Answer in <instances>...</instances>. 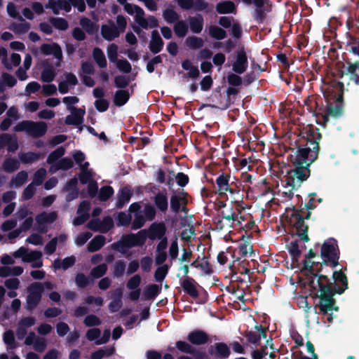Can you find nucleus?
<instances>
[{
	"mask_svg": "<svg viewBox=\"0 0 359 359\" xmlns=\"http://www.w3.org/2000/svg\"><path fill=\"white\" fill-rule=\"evenodd\" d=\"M313 264L314 262H311L310 260H304L302 269L307 271L312 276L309 286L315 292L313 297L319 299L316 304V307L319 309V313L323 316L329 315L327 321L332 322V313L329 312L339 311L334 295L341 294L348 288V278L341 271H334L332 281L327 276L315 273Z\"/></svg>",
	"mask_w": 359,
	"mask_h": 359,
	"instance_id": "nucleus-1",
	"label": "nucleus"
},
{
	"mask_svg": "<svg viewBox=\"0 0 359 359\" xmlns=\"http://www.w3.org/2000/svg\"><path fill=\"white\" fill-rule=\"evenodd\" d=\"M321 138L319 129L311 126L301 133V137L296 142V149L290 148L293 152L290 155V161L294 165L293 175L299 180H306L310 176L309 167L318 158Z\"/></svg>",
	"mask_w": 359,
	"mask_h": 359,
	"instance_id": "nucleus-2",
	"label": "nucleus"
},
{
	"mask_svg": "<svg viewBox=\"0 0 359 359\" xmlns=\"http://www.w3.org/2000/svg\"><path fill=\"white\" fill-rule=\"evenodd\" d=\"M291 210L292 212L287 215L288 224L296 231L295 234L301 241L307 243L310 241L308 236L309 225L305 223V220L311 218V211L304 212L301 209L292 206L286 208V211Z\"/></svg>",
	"mask_w": 359,
	"mask_h": 359,
	"instance_id": "nucleus-3",
	"label": "nucleus"
},
{
	"mask_svg": "<svg viewBox=\"0 0 359 359\" xmlns=\"http://www.w3.org/2000/svg\"><path fill=\"white\" fill-rule=\"evenodd\" d=\"M322 262H314L315 273H320L323 265H330L332 269L339 265V250L334 238H329L324 241L320 249Z\"/></svg>",
	"mask_w": 359,
	"mask_h": 359,
	"instance_id": "nucleus-4",
	"label": "nucleus"
},
{
	"mask_svg": "<svg viewBox=\"0 0 359 359\" xmlns=\"http://www.w3.org/2000/svg\"><path fill=\"white\" fill-rule=\"evenodd\" d=\"M15 132L25 131L34 138L43 136L47 132V125L45 122H34L22 121L14 127Z\"/></svg>",
	"mask_w": 359,
	"mask_h": 359,
	"instance_id": "nucleus-5",
	"label": "nucleus"
},
{
	"mask_svg": "<svg viewBox=\"0 0 359 359\" xmlns=\"http://www.w3.org/2000/svg\"><path fill=\"white\" fill-rule=\"evenodd\" d=\"M28 294L26 299V309L34 310L41 300L43 285L39 282L32 283L27 288Z\"/></svg>",
	"mask_w": 359,
	"mask_h": 359,
	"instance_id": "nucleus-6",
	"label": "nucleus"
},
{
	"mask_svg": "<svg viewBox=\"0 0 359 359\" xmlns=\"http://www.w3.org/2000/svg\"><path fill=\"white\" fill-rule=\"evenodd\" d=\"M304 181L294 176L292 169L290 170L285 176V180H282V183H285L284 185L285 190L281 192V196L285 198V201L290 200L294 196L293 190L297 189Z\"/></svg>",
	"mask_w": 359,
	"mask_h": 359,
	"instance_id": "nucleus-7",
	"label": "nucleus"
},
{
	"mask_svg": "<svg viewBox=\"0 0 359 359\" xmlns=\"http://www.w3.org/2000/svg\"><path fill=\"white\" fill-rule=\"evenodd\" d=\"M229 180L230 175L224 173H222L217 177L215 182L218 187L219 196L226 195L227 191L232 195L238 193L239 190L237 185L233 182L230 183Z\"/></svg>",
	"mask_w": 359,
	"mask_h": 359,
	"instance_id": "nucleus-8",
	"label": "nucleus"
},
{
	"mask_svg": "<svg viewBox=\"0 0 359 359\" xmlns=\"http://www.w3.org/2000/svg\"><path fill=\"white\" fill-rule=\"evenodd\" d=\"M248 67V60L244 47L239 48L236 52V60L232 64V70L238 74H243Z\"/></svg>",
	"mask_w": 359,
	"mask_h": 359,
	"instance_id": "nucleus-9",
	"label": "nucleus"
},
{
	"mask_svg": "<svg viewBox=\"0 0 359 359\" xmlns=\"http://www.w3.org/2000/svg\"><path fill=\"white\" fill-rule=\"evenodd\" d=\"M208 352L213 359H227L231 354L230 348L224 342H217L210 345Z\"/></svg>",
	"mask_w": 359,
	"mask_h": 359,
	"instance_id": "nucleus-10",
	"label": "nucleus"
},
{
	"mask_svg": "<svg viewBox=\"0 0 359 359\" xmlns=\"http://www.w3.org/2000/svg\"><path fill=\"white\" fill-rule=\"evenodd\" d=\"M187 197L188 193L184 189H182L177 193L175 192L172 194L170 198V207L171 211L175 214L180 212V207L181 205L188 204Z\"/></svg>",
	"mask_w": 359,
	"mask_h": 359,
	"instance_id": "nucleus-11",
	"label": "nucleus"
},
{
	"mask_svg": "<svg viewBox=\"0 0 359 359\" xmlns=\"http://www.w3.org/2000/svg\"><path fill=\"white\" fill-rule=\"evenodd\" d=\"M145 231H147L148 238L154 241L166 236L167 228L164 222H154Z\"/></svg>",
	"mask_w": 359,
	"mask_h": 359,
	"instance_id": "nucleus-12",
	"label": "nucleus"
},
{
	"mask_svg": "<svg viewBox=\"0 0 359 359\" xmlns=\"http://www.w3.org/2000/svg\"><path fill=\"white\" fill-rule=\"evenodd\" d=\"M241 213V211L240 209L237 208L236 211L234 210L233 205H231L229 208L221 210L220 213L219 214V217H222V219L231 222L230 226L233 227V224H241L240 219L244 220V217H238V215Z\"/></svg>",
	"mask_w": 359,
	"mask_h": 359,
	"instance_id": "nucleus-13",
	"label": "nucleus"
},
{
	"mask_svg": "<svg viewBox=\"0 0 359 359\" xmlns=\"http://www.w3.org/2000/svg\"><path fill=\"white\" fill-rule=\"evenodd\" d=\"M187 339L193 345L201 346L204 345L210 341V339L208 333L201 330H194L190 332Z\"/></svg>",
	"mask_w": 359,
	"mask_h": 359,
	"instance_id": "nucleus-14",
	"label": "nucleus"
},
{
	"mask_svg": "<svg viewBox=\"0 0 359 359\" xmlns=\"http://www.w3.org/2000/svg\"><path fill=\"white\" fill-rule=\"evenodd\" d=\"M255 328L257 331H245L243 336L247 339L248 341L251 344H257L260 341L261 338L266 339L268 328L262 325H255Z\"/></svg>",
	"mask_w": 359,
	"mask_h": 359,
	"instance_id": "nucleus-15",
	"label": "nucleus"
},
{
	"mask_svg": "<svg viewBox=\"0 0 359 359\" xmlns=\"http://www.w3.org/2000/svg\"><path fill=\"white\" fill-rule=\"evenodd\" d=\"M69 110H71L72 114L68 115L65 118V124L71 126L81 125L83 121L85 110L75 107H69Z\"/></svg>",
	"mask_w": 359,
	"mask_h": 359,
	"instance_id": "nucleus-16",
	"label": "nucleus"
},
{
	"mask_svg": "<svg viewBox=\"0 0 359 359\" xmlns=\"http://www.w3.org/2000/svg\"><path fill=\"white\" fill-rule=\"evenodd\" d=\"M40 49L45 55H53L59 61L62 58L61 47L56 43L52 44L43 43L41 46ZM56 66H60V62L56 63Z\"/></svg>",
	"mask_w": 359,
	"mask_h": 359,
	"instance_id": "nucleus-17",
	"label": "nucleus"
},
{
	"mask_svg": "<svg viewBox=\"0 0 359 359\" xmlns=\"http://www.w3.org/2000/svg\"><path fill=\"white\" fill-rule=\"evenodd\" d=\"M101 34L102 37L109 41H113L120 35L118 28L113 21H109V25H102L101 27Z\"/></svg>",
	"mask_w": 359,
	"mask_h": 359,
	"instance_id": "nucleus-18",
	"label": "nucleus"
},
{
	"mask_svg": "<svg viewBox=\"0 0 359 359\" xmlns=\"http://www.w3.org/2000/svg\"><path fill=\"white\" fill-rule=\"evenodd\" d=\"M180 285L183 288V290L191 297L194 299L198 297L199 293L196 287L198 283L193 278H185L182 281H181Z\"/></svg>",
	"mask_w": 359,
	"mask_h": 359,
	"instance_id": "nucleus-19",
	"label": "nucleus"
},
{
	"mask_svg": "<svg viewBox=\"0 0 359 359\" xmlns=\"http://www.w3.org/2000/svg\"><path fill=\"white\" fill-rule=\"evenodd\" d=\"M57 219V214L55 212H46L45 211L38 214L35 220L36 223L39 224L38 230L41 232H46L44 227L41 226L44 224H50L55 222Z\"/></svg>",
	"mask_w": 359,
	"mask_h": 359,
	"instance_id": "nucleus-20",
	"label": "nucleus"
},
{
	"mask_svg": "<svg viewBox=\"0 0 359 359\" xmlns=\"http://www.w3.org/2000/svg\"><path fill=\"white\" fill-rule=\"evenodd\" d=\"M45 7L52 9L55 15H58L60 10H64L68 13L72 9L71 4L66 0H48V3L46 4Z\"/></svg>",
	"mask_w": 359,
	"mask_h": 359,
	"instance_id": "nucleus-21",
	"label": "nucleus"
},
{
	"mask_svg": "<svg viewBox=\"0 0 359 359\" xmlns=\"http://www.w3.org/2000/svg\"><path fill=\"white\" fill-rule=\"evenodd\" d=\"M164 46V42L157 30L151 32V39L149 42V48L153 54L160 53Z\"/></svg>",
	"mask_w": 359,
	"mask_h": 359,
	"instance_id": "nucleus-22",
	"label": "nucleus"
},
{
	"mask_svg": "<svg viewBox=\"0 0 359 359\" xmlns=\"http://www.w3.org/2000/svg\"><path fill=\"white\" fill-rule=\"evenodd\" d=\"M189 27L194 34H200L203 29L204 18L200 13L189 17Z\"/></svg>",
	"mask_w": 359,
	"mask_h": 359,
	"instance_id": "nucleus-23",
	"label": "nucleus"
},
{
	"mask_svg": "<svg viewBox=\"0 0 359 359\" xmlns=\"http://www.w3.org/2000/svg\"><path fill=\"white\" fill-rule=\"evenodd\" d=\"M133 248L126 234L121 236V239L111 245V248L123 255L128 252L130 248Z\"/></svg>",
	"mask_w": 359,
	"mask_h": 359,
	"instance_id": "nucleus-24",
	"label": "nucleus"
},
{
	"mask_svg": "<svg viewBox=\"0 0 359 359\" xmlns=\"http://www.w3.org/2000/svg\"><path fill=\"white\" fill-rule=\"evenodd\" d=\"M132 196L133 193L129 187H123L121 188L117 194L116 207L118 209H121L126 203L130 201Z\"/></svg>",
	"mask_w": 359,
	"mask_h": 359,
	"instance_id": "nucleus-25",
	"label": "nucleus"
},
{
	"mask_svg": "<svg viewBox=\"0 0 359 359\" xmlns=\"http://www.w3.org/2000/svg\"><path fill=\"white\" fill-rule=\"evenodd\" d=\"M132 247L142 246L145 244L146 240L148 238L147 231L142 229L137 233H128L126 234Z\"/></svg>",
	"mask_w": 359,
	"mask_h": 359,
	"instance_id": "nucleus-26",
	"label": "nucleus"
},
{
	"mask_svg": "<svg viewBox=\"0 0 359 359\" xmlns=\"http://www.w3.org/2000/svg\"><path fill=\"white\" fill-rule=\"evenodd\" d=\"M156 208L161 212L165 213L168 208V196L166 192L157 193L154 198Z\"/></svg>",
	"mask_w": 359,
	"mask_h": 359,
	"instance_id": "nucleus-27",
	"label": "nucleus"
},
{
	"mask_svg": "<svg viewBox=\"0 0 359 359\" xmlns=\"http://www.w3.org/2000/svg\"><path fill=\"white\" fill-rule=\"evenodd\" d=\"M161 292V285H158L156 284H151L147 285L142 295V299L144 300H151L154 299Z\"/></svg>",
	"mask_w": 359,
	"mask_h": 359,
	"instance_id": "nucleus-28",
	"label": "nucleus"
},
{
	"mask_svg": "<svg viewBox=\"0 0 359 359\" xmlns=\"http://www.w3.org/2000/svg\"><path fill=\"white\" fill-rule=\"evenodd\" d=\"M79 23L82 29L89 35H94L98 32L99 26L88 18H82Z\"/></svg>",
	"mask_w": 359,
	"mask_h": 359,
	"instance_id": "nucleus-29",
	"label": "nucleus"
},
{
	"mask_svg": "<svg viewBox=\"0 0 359 359\" xmlns=\"http://www.w3.org/2000/svg\"><path fill=\"white\" fill-rule=\"evenodd\" d=\"M76 262V258L74 256L72 255L70 257H65L63 260L60 259H56L53 263V266L55 269H63L67 270L69 268L72 267L74 265Z\"/></svg>",
	"mask_w": 359,
	"mask_h": 359,
	"instance_id": "nucleus-30",
	"label": "nucleus"
},
{
	"mask_svg": "<svg viewBox=\"0 0 359 359\" xmlns=\"http://www.w3.org/2000/svg\"><path fill=\"white\" fill-rule=\"evenodd\" d=\"M182 67L184 70L189 71L187 73V77L196 79L200 75V72L197 66L192 65L189 59H186L182 62Z\"/></svg>",
	"mask_w": 359,
	"mask_h": 359,
	"instance_id": "nucleus-31",
	"label": "nucleus"
},
{
	"mask_svg": "<svg viewBox=\"0 0 359 359\" xmlns=\"http://www.w3.org/2000/svg\"><path fill=\"white\" fill-rule=\"evenodd\" d=\"M130 99V93L128 90H118L114 96V103L117 107L123 106Z\"/></svg>",
	"mask_w": 359,
	"mask_h": 359,
	"instance_id": "nucleus-32",
	"label": "nucleus"
},
{
	"mask_svg": "<svg viewBox=\"0 0 359 359\" xmlns=\"http://www.w3.org/2000/svg\"><path fill=\"white\" fill-rule=\"evenodd\" d=\"M65 149L63 147H59L52 152L49 154L47 158V163L51 165V169L55 167L60 159V158L65 154Z\"/></svg>",
	"mask_w": 359,
	"mask_h": 359,
	"instance_id": "nucleus-33",
	"label": "nucleus"
},
{
	"mask_svg": "<svg viewBox=\"0 0 359 359\" xmlns=\"http://www.w3.org/2000/svg\"><path fill=\"white\" fill-rule=\"evenodd\" d=\"M235 11V4L231 1H221L216 5V11L219 14L233 13Z\"/></svg>",
	"mask_w": 359,
	"mask_h": 359,
	"instance_id": "nucleus-34",
	"label": "nucleus"
},
{
	"mask_svg": "<svg viewBox=\"0 0 359 359\" xmlns=\"http://www.w3.org/2000/svg\"><path fill=\"white\" fill-rule=\"evenodd\" d=\"M105 243V237L102 235L95 236L88 244V250L94 252L99 250Z\"/></svg>",
	"mask_w": 359,
	"mask_h": 359,
	"instance_id": "nucleus-35",
	"label": "nucleus"
},
{
	"mask_svg": "<svg viewBox=\"0 0 359 359\" xmlns=\"http://www.w3.org/2000/svg\"><path fill=\"white\" fill-rule=\"evenodd\" d=\"M342 113V109L338 104L327 102V113L325 118L327 123L330 121V116L338 117Z\"/></svg>",
	"mask_w": 359,
	"mask_h": 359,
	"instance_id": "nucleus-36",
	"label": "nucleus"
},
{
	"mask_svg": "<svg viewBox=\"0 0 359 359\" xmlns=\"http://www.w3.org/2000/svg\"><path fill=\"white\" fill-rule=\"evenodd\" d=\"M43 66L44 69L41 72V80L43 82L50 83L55 77V69L50 64L43 63Z\"/></svg>",
	"mask_w": 359,
	"mask_h": 359,
	"instance_id": "nucleus-37",
	"label": "nucleus"
},
{
	"mask_svg": "<svg viewBox=\"0 0 359 359\" xmlns=\"http://www.w3.org/2000/svg\"><path fill=\"white\" fill-rule=\"evenodd\" d=\"M271 6L256 7L252 15L254 20L259 24H262L266 18V13L270 11Z\"/></svg>",
	"mask_w": 359,
	"mask_h": 359,
	"instance_id": "nucleus-38",
	"label": "nucleus"
},
{
	"mask_svg": "<svg viewBox=\"0 0 359 359\" xmlns=\"http://www.w3.org/2000/svg\"><path fill=\"white\" fill-rule=\"evenodd\" d=\"M20 161L15 158H6L3 163V169L8 173H11L19 169Z\"/></svg>",
	"mask_w": 359,
	"mask_h": 359,
	"instance_id": "nucleus-39",
	"label": "nucleus"
},
{
	"mask_svg": "<svg viewBox=\"0 0 359 359\" xmlns=\"http://www.w3.org/2000/svg\"><path fill=\"white\" fill-rule=\"evenodd\" d=\"M175 34L179 38H184L189 30V26L184 20H178L173 27Z\"/></svg>",
	"mask_w": 359,
	"mask_h": 359,
	"instance_id": "nucleus-40",
	"label": "nucleus"
},
{
	"mask_svg": "<svg viewBox=\"0 0 359 359\" xmlns=\"http://www.w3.org/2000/svg\"><path fill=\"white\" fill-rule=\"evenodd\" d=\"M209 35L214 39L222 40L226 37V32L217 25H211L208 29Z\"/></svg>",
	"mask_w": 359,
	"mask_h": 359,
	"instance_id": "nucleus-41",
	"label": "nucleus"
},
{
	"mask_svg": "<svg viewBox=\"0 0 359 359\" xmlns=\"http://www.w3.org/2000/svg\"><path fill=\"white\" fill-rule=\"evenodd\" d=\"M3 340L10 349H15L19 346V344L15 340L14 332L11 330H6L4 333Z\"/></svg>",
	"mask_w": 359,
	"mask_h": 359,
	"instance_id": "nucleus-42",
	"label": "nucleus"
},
{
	"mask_svg": "<svg viewBox=\"0 0 359 359\" xmlns=\"http://www.w3.org/2000/svg\"><path fill=\"white\" fill-rule=\"evenodd\" d=\"M93 57L100 68H104L107 65V60L101 48L96 47L93 50Z\"/></svg>",
	"mask_w": 359,
	"mask_h": 359,
	"instance_id": "nucleus-43",
	"label": "nucleus"
},
{
	"mask_svg": "<svg viewBox=\"0 0 359 359\" xmlns=\"http://www.w3.org/2000/svg\"><path fill=\"white\" fill-rule=\"evenodd\" d=\"M238 93H239V90L233 86L227 88L226 98L225 100V102H222V101H220L219 102V106H218L217 107L220 108V109H224L229 108L232 103L231 101V96L236 95Z\"/></svg>",
	"mask_w": 359,
	"mask_h": 359,
	"instance_id": "nucleus-44",
	"label": "nucleus"
},
{
	"mask_svg": "<svg viewBox=\"0 0 359 359\" xmlns=\"http://www.w3.org/2000/svg\"><path fill=\"white\" fill-rule=\"evenodd\" d=\"M185 43L191 49H199L203 46L204 41L201 37L191 36L186 39Z\"/></svg>",
	"mask_w": 359,
	"mask_h": 359,
	"instance_id": "nucleus-45",
	"label": "nucleus"
},
{
	"mask_svg": "<svg viewBox=\"0 0 359 359\" xmlns=\"http://www.w3.org/2000/svg\"><path fill=\"white\" fill-rule=\"evenodd\" d=\"M28 177V174L26 171L22 170L19 172L15 177L11 180L10 186L19 187L25 183Z\"/></svg>",
	"mask_w": 359,
	"mask_h": 359,
	"instance_id": "nucleus-46",
	"label": "nucleus"
},
{
	"mask_svg": "<svg viewBox=\"0 0 359 359\" xmlns=\"http://www.w3.org/2000/svg\"><path fill=\"white\" fill-rule=\"evenodd\" d=\"M212 5L209 4L205 0H194L192 9L195 11H205L208 13L212 11Z\"/></svg>",
	"mask_w": 359,
	"mask_h": 359,
	"instance_id": "nucleus-47",
	"label": "nucleus"
},
{
	"mask_svg": "<svg viewBox=\"0 0 359 359\" xmlns=\"http://www.w3.org/2000/svg\"><path fill=\"white\" fill-rule=\"evenodd\" d=\"M74 165V162L70 158H61L57 163H55V167L53 168L54 171L57 170H68L72 168Z\"/></svg>",
	"mask_w": 359,
	"mask_h": 359,
	"instance_id": "nucleus-48",
	"label": "nucleus"
},
{
	"mask_svg": "<svg viewBox=\"0 0 359 359\" xmlns=\"http://www.w3.org/2000/svg\"><path fill=\"white\" fill-rule=\"evenodd\" d=\"M49 22L52 24V25L57 29L65 31L68 28V22L67 20L62 18H53L50 17L49 18Z\"/></svg>",
	"mask_w": 359,
	"mask_h": 359,
	"instance_id": "nucleus-49",
	"label": "nucleus"
},
{
	"mask_svg": "<svg viewBox=\"0 0 359 359\" xmlns=\"http://www.w3.org/2000/svg\"><path fill=\"white\" fill-rule=\"evenodd\" d=\"M130 82V78L129 76L126 75H118L114 78V86L120 88L119 90H124Z\"/></svg>",
	"mask_w": 359,
	"mask_h": 359,
	"instance_id": "nucleus-50",
	"label": "nucleus"
},
{
	"mask_svg": "<svg viewBox=\"0 0 359 359\" xmlns=\"http://www.w3.org/2000/svg\"><path fill=\"white\" fill-rule=\"evenodd\" d=\"M163 16L165 20L169 24L177 22L180 18L178 13L174 10L170 8H166L163 11Z\"/></svg>",
	"mask_w": 359,
	"mask_h": 359,
	"instance_id": "nucleus-51",
	"label": "nucleus"
},
{
	"mask_svg": "<svg viewBox=\"0 0 359 359\" xmlns=\"http://www.w3.org/2000/svg\"><path fill=\"white\" fill-rule=\"evenodd\" d=\"M287 248L292 259L297 260L300 257L302 251L299 249L297 241H291L287 245Z\"/></svg>",
	"mask_w": 359,
	"mask_h": 359,
	"instance_id": "nucleus-52",
	"label": "nucleus"
},
{
	"mask_svg": "<svg viewBox=\"0 0 359 359\" xmlns=\"http://www.w3.org/2000/svg\"><path fill=\"white\" fill-rule=\"evenodd\" d=\"M39 154L34 152L29 151L19 154L20 160L22 163H31L39 159Z\"/></svg>",
	"mask_w": 359,
	"mask_h": 359,
	"instance_id": "nucleus-53",
	"label": "nucleus"
},
{
	"mask_svg": "<svg viewBox=\"0 0 359 359\" xmlns=\"http://www.w3.org/2000/svg\"><path fill=\"white\" fill-rule=\"evenodd\" d=\"M135 21L138 23V25L141 27H146L147 25V20L144 18V11L143 9L139 6H135Z\"/></svg>",
	"mask_w": 359,
	"mask_h": 359,
	"instance_id": "nucleus-54",
	"label": "nucleus"
},
{
	"mask_svg": "<svg viewBox=\"0 0 359 359\" xmlns=\"http://www.w3.org/2000/svg\"><path fill=\"white\" fill-rule=\"evenodd\" d=\"M169 267L167 264H163L156 269L154 273V278L157 282L161 283L168 274Z\"/></svg>",
	"mask_w": 359,
	"mask_h": 359,
	"instance_id": "nucleus-55",
	"label": "nucleus"
},
{
	"mask_svg": "<svg viewBox=\"0 0 359 359\" xmlns=\"http://www.w3.org/2000/svg\"><path fill=\"white\" fill-rule=\"evenodd\" d=\"M76 284L79 287L84 288L90 285L93 280L89 277L86 276L83 273H79L75 278Z\"/></svg>",
	"mask_w": 359,
	"mask_h": 359,
	"instance_id": "nucleus-56",
	"label": "nucleus"
},
{
	"mask_svg": "<svg viewBox=\"0 0 359 359\" xmlns=\"http://www.w3.org/2000/svg\"><path fill=\"white\" fill-rule=\"evenodd\" d=\"M114 193V189L111 186L102 187L100 190L99 198L101 201H107Z\"/></svg>",
	"mask_w": 359,
	"mask_h": 359,
	"instance_id": "nucleus-57",
	"label": "nucleus"
},
{
	"mask_svg": "<svg viewBox=\"0 0 359 359\" xmlns=\"http://www.w3.org/2000/svg\"><path fill=\"white\" fill-rule=\"evenodd\" d=\"M175 346L180 352L187 354H191L194 348L191 344L181 340L177 341Z\"/></svg>",
	"mask_w": 359,
	"mask_h": 359,
	"instance_id": "nucleus-58",
	"label": "nucleus"
},
{
	"mask_svg": "<svg viewBox=\"0 0 359 359\" xmlns=\"http://www.w3.org/2000/svg\"><path fill=\"white\" fill-rule=\"evenodd\" d=\"M107 266L105 264H101L94 267L91 271L90 275L94 278H99L102 277L107 272Z\"/></svg>",
	"mask_w": 359,
	"mask_h": 359,
	"instance_id": "nucleus-59",
	"label": "nucleus"
},
{
	"mask_svg": "<svg viewBox=\"0 0 359 359\" xmlns=\"http://www.w3.org/2000/svg\"><path fill=\"white\" fill-rule=\"evenodd\" d=\"M134 220L132 223V229L136 230L142 228L145 224L146 219L142 212H136L134 215Z\"/></svg>",
	"mask_w": 359,
	"mask_h": 359,
	"instance_id": "nucleus-60",
	"label": "nucleus"
},
{
	"mask_svg": "<svg viewBox=\"0 0 359 359\" xmlns=\"http://www.w3.org/2000/svg\"><path fill=\"white\" fill-rule=\"evenodd\" d=\"M132 217L130 214L125 212H120L117 216V224L118 226H127L131 222Z\"/></svg>",
	"mask_w": 359,
	"mask_h": 359,
	"instance_id": "nucleus-61",
	"label": "nucleus"
},
{
	"mask_svg": "<svg viewBox=\"0 0 359 359\" xmlns=\"http://www.w3.org/2000/svg\"><path fill=\"white\" fill-rule=\"evenodd\" d=\"M143 213L145 219L148 221L154 220L156 215L155 208L149 203L144 205Z\"/></svg>",
	"mask_w": 359,
	"mask_h": 359,
	"instance_id": "nucleus-62",
	"label": "nucleus"
},
{
	"mask_svg": "<svg viewBox=\"0 0 359 359\" xmlns=\"http://www.w3.org/2000/svg\"><path fill=\"white\" fill-rule=\"evenodd\" d=\"M42 257V253L39 250H32L29 252H27L25 256L22 257V261L24 262L32 263L36 259H40Z\"/></svg>",
	"mask_w": 359,
	"mask_h": 359,
	"instance_id": "nucleus-63",
	"label": "nucleus"
},
{
	"mask_svg": "<svg viewBox=\"0 0 359 359\" xmlns=\"http://www.w3.org/2000/svg\"><path fill=\"white\" fill-rule=\"evenodd\" d=\"M227 82L231 86L238 87L242 85L243 80L238 74L234 72L231 73L227 76Z\"/></svg>",
	"mask_w": 359,
	"mask_h": 359,
	"instance_id": "nucleus-64",
	"label": "nucleus"
}]
</instances>
